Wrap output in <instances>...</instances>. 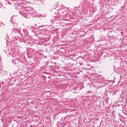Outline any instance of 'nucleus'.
<instances>
[{
    "label": "nucleus",
    "mask_w": 127,
    "mask_h": 127,
    "mask_svg": "<svg viewBox=\"0 0 127 127\" xmlns=\"http://www.w3.org/2000/svg\"><path fill=\"white\" fill-rule=\"evenodd\" d=\"M19 13L22 15L24 17H25L26 16V14H25L24 13H23L22 11H19Z\"/></svg>",
    "instance_id": "f257e3e1"
},
{
    "label": "nucleus",
    "mask_w": 127,
    "mask_h": 127,
    "mask_svg": "<svg viewBox=\"0 0 127 127\" xmlns=\"http://www.w3.org/2000/svg\"><path fill=\"white\" fill-rule=\"evenodd\" d=\"M17 61L18 59H16L15 60H13L12 62L13 63H14L15 64H17L16 62Z\"/></svg>",
    "instance_id": "f03ea898"
},
{
    "label": "nucleus",
    "mask_w": 127,
    "mask_h": 127,
    "mask_svg": "<svg viewBox=\"0 0 127 127\" xmlns=\"http://www.w3.org/2000/svg\"><path fill=\"white\" fill-rule=\"evenodd\" d=\"M57 6V4H55V7H56Z\"/></svg>",
    "instance_id": "7ed1b4c3"
}]
</instances>
